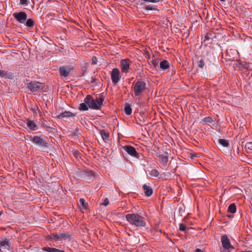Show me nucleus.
I'll return each instance as SVG.
<instances>
[{"mask_svg":"<svg viewBox=\"0 0 252 252\" xmlns=\"http://www.w3.org/2000/svg\"><path fill=\"white\" fill-rule=\"evenodd\" d=\"M54 248H50L47 247H43L41 248L42 251L47 252H54Z\"/></svg>","mask_w":252,"mask_h":252,"instance_id":"obj_31","label":"nucleus"},{"mask_svg":"<svg viewBox=\"0 0 252 252\" xmlns=\"http://www.w3.org/2000/svg\"><path fill=\"white\" fill-rule=\"evenodd\" d=\"M28 88L32 92H39L44 88V84L36 81H32L28 84Z\"/></svg>","mask_w":252,"mask_h":252,"instance_id":"obj_4","label":"nucleus"},{"mask_svg":"<svg viewBox=\"0 0 252 252\" xmlns=\"http://www.w3.org/2000/svg\"><path fill=\"white\" fill-rule=\"evenodd\" d=\"M47 122L45 120H44L43 122H42V125L44 127H46V128H50V127L48 126H47V125H46V123Z\"/></svg>","mask_w":252,"mask_h":252,"instance_id":"obj_42","label":"nucleus"},{"mask_svg":"<svg viewBox=\"0 0 252 252\" xmlns=\"http://www.w3.org/2000/svg\"><path fill=\"white\" fill-rule=\"evenodd\" d=\"M72 68L70 66H62L60 67V73L61 76L66 77L68 76Z\"/></svg>","mask_w":252,"mask_h":252,"instance_id":"obj_10","label":"nucleus"},{"mask_svg":"<svg viewBox=\"0 0 252 252\" xmlns=\"http://www.w3.org/2000/svg\"><path fill=\"white\" fill-rule=\"evenodd\" d=\"M160 0H139V1H142L144 2H152V3H158L160 1Z\"/></svg>","mask_w":252,"mask_h":252,"instance_id":"obj_34","label":"nucleus"},{"mask_svg":"<svg viewBox=\"0 0 252 252\" xmlns=\"http://www.w3.org/2000/svg\"><path fill=\"white\" fill-rule=\"evenodd\" d=\"M123 149L130 156L137 158L138 154L135 149L129 145H126L123 147Z\"/></svg>","mask_w":252,"mask_h":252,"instance_id":"obj_11","label":"nucleus"},{"mask_svg":"<svg viewBox=\"0 0 252 252\" xmlns=\"http://www.w3.org/2000/svg\"><path fill=\"white\" fill-rule=\"evenodd\" d=\"M0 76L11 79L12 78V74L10 73H7L4 70H0Z\"/></svg>","mask_w":252,"mask_h":252,"instance_id":"obj_21","label":"nucleus"},{"mask_svg":"<svg viewBox=\"0 0 252 252\" xmlns=\"http://www.w3.org/2000/svg\"><path fill=\"white\" fill-rule=\"evenodd\" d=\"M143 189L144 191L145 195L146 196L150 197L152 195L153 190L151 187L145 184L143 186Z\"/></svg>","mask_w":252,"mask_h":252,"instance_id":"obj_15","label":"nucleus"},{"mask_svg":"<svg viewBox=\"0 0 252 252\" xmlns=\"http://www.w3.org/2000/svg\"><path fill=\"white\" fill-rule=\"evenodd\" d=\"M126 219L130 224L137 227H145L146 225L145 218L136 213L127 214Z\"/></svg>","mask_w":252,"mask_h":252,"instance_id":"obj_1","label":"nucleus"},{"mask_svg":"<svg viewBox=\"0 0 252 252\" xmlns=\"http://www.w3.org/2000/svg\"><path fill=\"white\" fill-rule=\"evenodd\" d=\"M252 252V251H245V252Z\"/></svg>","mask_w":252,"mask_h":252,"instance_id":"obj_47","label":"nucleus"},{"mask_svg":"<svg viewBox=\"0 0 252 252\" xmlns=\"http://www.w3.org/2000/svg\"><path fill=\"white\" fill-rule=\"evenodd\" d=\"M210 34L207 33L204 37V41L209 40L211 39V37H210Z\"/></svg>","mask_w":252,"mask_h":252,"instance_id":"obj_39","label":"nucleus"},{"mask_svg":"<svg viewBox=\"0 0 252 252\" xmlns=\"http://www.w3.org/2000/svg\"><path fill=\"white\" fill-rule=\"evenodd\" d=\"M111 78L113 84H117L120 80V70L117 68H114L111 72Z\"/></svg>","mask_w":252,"mask_h":252,"instance_id":"obj_7","label":"nucleus"},{"mask_svg":"<svg viewBox=\"0 0 252 252\" xmlns=\"http://www.w3.org/2000/svg\"><path fill=\"white\" fill-rule=\"evenodd\" d=\"M103 101L104 98L103 96L94 99L91 95H88L84 99V102L88 104L89 107L94 110L100 109L103 104Z\"/></svg>","mask_w":252,"mask_h":252,"instance_id":"obj_2","label":"nucleus"},{"mask_svg":"<svg viewBox=\"0 0 252 252\" xmlns=\"http://www.w3.org/2000/svg\"><path fill=\"white\" fill-rule=\"evenodd\" d=\"M54 252H65L63 250H61L55 248Z\"/></svg>","mask_w":252,"mask_h":252,"instance_id":"obj_44","label":"nucleus"},{"mask_svg":"<svg viewBox=\"0 0 252 252\" xmlns=\"http://www.w3.org/2000/svg\"><path fill=\"white\" fill-rule=\"evenodd\" d=\"M100 134L104 142H107L109 141V133L106 132V130L104 129L101 130L100 131Z\"/></svg>","mask_w":252,"mask_h":252,"instance_id":"obj_17","label":"nucleus"},{"mask_svg":"<svg viewBox=\"0 0 252 252\" xmlns=\"http://www.w3.org/2000/svg\"><path fill=\"white\" fill-rule=\"evenodd\" d=\"M34 24V21L32 19H28L26 21V26L28 27L32 28L33 27Z\"/></svg>","mask_w":252,"mask_h":252,"instance_id":"obj_26","label":"nucleus"},{"mask_svg":"<svg viewBox=\"0 0 252 252\" xmlns=\"http://www.w3.org/2000/svg\"><path fill=\"white\" fill-rule=\"evenodd\" d=\"M46 239H47V240H48L50 241L52 240H55L56 241H58V233H51V234L47 236Z\"/></svg>","mask_w":252,"mask_h":252,"instance_id":"obj_20","label":"nucleus"},{"mask_svg":"<svg viewBox=\"0 0 252 252\" xmlns=\"http://www.w3.org/2000/svg\"><path fill=\"white\" fill-rule=\"evenodd\" d=\"M158 160L163 165H166L168 161V157L167 156H163L159 155L158 156Z\"/></svg>","mask_w":252,"mask_h":252,"instance_id":"obj_18","label":"nucleus"},{"mask_svg":"<svg viewBox=\"0 0 252 252\" xmlns=\"http://www.w3.org/2000/svg\"><path fill=\"white\" fill-rule=\"evenodd\" d=\"M2 214V212H0V216Z\"/></svg>","mask_w":252,"mask_h":252,"instance_id":"obj_48","label":"nucleus"},{"mask_svg":"<svg viewBox=\"0 0 252 252\" xmlns=\"http://www.w3.org/2000/svg\"><path fill=\"white\" fill-rule=\"evenodd\" d=\"M160 68L162 70H165L169 67V63L166 60H163L160 63Z\"/></svg>","mask_w":252,"mask_h":252,"instance_id":"obj_19","label":"nucleus"},{"mask_svg":"<svg viewBox=\"0 0 252 252\" xmlns=\"http://www.w3.org/2000/svg\"><path fill=\"white\" fill-rule=\"evenodd\" d=\"M221 1H224L225 0H220Z\"/></svg>","mask_w":252,"mask_h":252,"instance_id":"obj_49","label":"nucleus"},{"mask_svg":"<svg viewBox=\"0 0 252 252\" xmlns=\"http://www.w3.org/2000/svg\"><path fill=\"white\" fill-rule=\"evenodd\" d=\"M95 80H96V79L94 77H92L91 83H94L95 82Z\"/></svg>","mask_w":252,"mask_h":252,"instance_id":"obj_45","label":"nucleus"},{"mask_svg":"<svg viewBox=\"0 0 252 252\" xmlns=\"http://www.w3.org/2000/svg\"><path fill=\"white\" fill-rule=\"evenodd\" d=\"M245 148L249 151L248 152L252 153V142L247 143L245 145Z\"/></svg>","mask_w":252,"mask_h":252,"instance_id":"obj_29","label":"nucleus"},{"mask_svg":"<svg viewBox=\"0 0 252 252\" xmlns=\"http://www.w3.org/2000/svg\"><path fill=\"white\" fill-rule=\"evenodd\" d=\"M130 61L129 59H123L121 60V72L124 73H128L129 69Z\"/></svg>","mask_w":252,"mask_h":252,"instance_id":"obj_8","label":"nucleus"},{"mask_svg":"<svg viewBox=\"0 0 252 252\" xmlns=\"http://www.w3.org/2000/svg\"><path fill=\"white\" fill-rule=\"evenodd\" d=\"M20 3L24 6H27L30 3L29 0H20Z\"/></svg>","mask_w":252,"mask_h":252,"instance_id":"obj_33","label":"nucleus"},{"mask_svg":"<svg viewBox=\"0 0 252 252\" xmlns=\"http://www.w3.org/2000/svg\"><path fill=\"white\" fill-rule=\"evenodd\" d=\"M187 227L185 225L180 223L179 224V230L182 231H184L186 230Z\"/></svg>","mask_w":252,"mask_h":252,"instance_id":"obj_35","label":"nucleus"},{"mask_svg":"<svg viewBox=\"0 0 252 252\" xmlns=\"http://www.w3.org/2000/svg\"><path fill=\"white\" fill-rule=\"evenodd\" d=\"M10 246V242L7 238H4L2 240L0 241V252L2 249H8Z\"/></svg>","mask_w":252,"mask_h":252,"instance_id":"obj_14","label":"nucleus"},{"mask_svg":"<svg viewBox=\"0 0 252 252\" xmlns=\"http://www.w3.org/2000/svg\"><path fill=\"white\" fill-rule=\"evenodd\" d=\"M164 0H160V1H163Z\"/></svg>","mask_w":252,"mask_h":252,"instance_id":"obj_50","label":"nucleus"},{"mask_svg":"<svg viewBox=\"0 0 252 252\" xmlns=\"http://www.w3.org/2000/svg\"><path fill=\"white\" fill-rule=\"evenodd\" d=\"M195 252H203V251H202L200 249H196L195 251Z\"/></svg>","mask_w":252,"mask_h":252,"instance_id":"obj_46","label":"nucleus"},{"mask_svg":"<svg viewBox=\"0 0 252 252\" xmlns=\"http://www.w3.org/2000/svg\"><path fill=\"white\" fill-rule=\"evenodd\" d=\"M30 140L33 144L41 147L44 148H47L48 147V144L46 141L45 139L41 138L40 136H34L33 137H31Z\"/></svg>","mask_w":252,"mask_h":252,"instance_id":"obj_5","label":"nucleus"},{"mask_svg":"<svg viewBox=\"0 0 252 252\" xmlns=\"http://www.w3.org/2000/svg\"><path fill=\"white\" fill-rule=\"evenodd\" d=\"M150 175L153 177H157L159 175L158 171L156 169H153L150 173Z\"/></svg>","mask_w":252,"mask_h":252,"instance_id":"obj_27","label":"nucleus"},{"mask_svg":"<svg viewBox=\"0 0 252 252\" xmlns=\"http://www.w3.org/2000/svg\"><path fill=\"white\" fill-rule=\"evenodd\" d=\"M124 111L126 115H131L132 113V109L131 108V106L128 104L126 105L124 109Z\"/></svg>","mask_w":252,"mask_h":252,"instance_id":"obj_24","label":"nucleus"},{"mask_svg":"<svg viewBox=\"0 0 252 252\" xmlns=\"http://www.w3.org/2000/svg\"><path fill=\"white\" fill-rule=\"evenodd\" d=\"M218 142L224 147H227L229 145L228 140L224 139H219Z\"/></svg>","mask_w":252,"mask_h":252,"instance_id":"obj_22","label":"nucleus"},{"mask_svg":"<svg viewBox=\"0 0 252 252\" xmlns=\"http://www.w3.org/2000/svg\"><path fill=\"white\" fill-rule=\"evenodd\" d=\"M221 252H236V250L235 248H232L231 250L228 251H221Z\"/></svg>","mask_w":252,"mask_h":252,"instance_id":"obj_41","label":"nucleus"},{"mask_svg":"<svg viewBox=\"0 0 252 252\" xmlns=\"http://www.w3.org/2000/svg\"><path fill=\"white\" fill-rule=\"evenodd\" d=\"M79 202L81 203L82 207L84 209H87L88 206V203L86 202L84 198H80Z\"/></svg>","mask_w":252,"mask_h":252,"instance_id":"obj_28","label":"nucleus"},{"mask_svg":"<svg viewBox=\"0 0 252 252\" xmlns=\"http://www.w3.org/2000/svg\"><path fill=\"white\" fill-rule=\"evenodd\" d=\"M198 154L197 153H193V154H190V156H189V158H191V159H193L195 157H198L199 156H198Z\"/></svg>","mask_w":252,"mask_h":252,"instance_id":"obj_36","label":"nucleus"},{"mask_svg":"<svg viewBox=\"0 0 252 252\" xmlns=\"http://www.w3.org/2000/svg\"><path fill=\"white\" fill-rule=\"evenodd\" d=\"M132 89L134 95L136 97H139L146 89V83L142 80H138L133 84Z\"/></svg>","mask_w":252,"mask_h":252,"instance_id":"obj_3","label":"nucleus"},{"mask_svg":"<svg viewBox=\"0 0 252 252\" xmlns=\"http://www.w3.org/2000/svg\"><path fill=\"white\" fill-rule=\"evenodd\" d=\"M88 106H88V104L87 103H86L85 102H84L83 103H81L80 104L79 109L80 110H81V111H87L89 109Z\"/></svg>","mask_w":252,"mask_h":252,"instance_id":"obj_25","label":"nucleus"},{"mask_svg":"<svg viewBox=\"0 0 252 252\" xmlns=\"http://www.w3.org/2000/svg\"><path fill=\"white\" fill-rule=\"evenodd\" d=\"M71 235L69 232L58 233V240H65L70 238Z\"/></svg>","mask_w":252,"mask_h":252,"instance_id":"obj_16","label":"nucleus"},{"mask_svg":"<svg viewBox=\"0 0 252 252\" xmlns=\"http://www.w3.org/2000/svg\"><path fill=\"white\" fill-rule=\"evenodd\" d=\"M27 126L28 128L31 130H36L38 129V126L35 123L32 121L27 119Z\"/></svg>","mask_w":252,"mask_h":252,"instance_id":"obj_13","label":"nucleus"},{"mask_svg":"<svg viewBox=\"0 0 252 252\" xmlns=\"http://www.w3.org/2000/svg\"><path fill=\"white\" fill-rule=\"evenodd\" d=\"M152 63L154 67H156L158 66V61L156 60H153L152 61Z\"/></svg>","mask_w":252,"mask_h":252,"instance_id":"obj_37","label":"nucleus"},{"mask_svg":"<svg viewBox=\"0 0 252 252\" xmlns=\"http://www.w3.org/2000/svg\"><path fill=\"white\" fill-rule=\"evenodd\" d=\"M108 203H109V200H108V199L107 198H106L104 199V201H103V202L102 203V205L105 206H107L108 204Z\"/></svg>","mask_w":252,"mask_h":252,"instance_id":"obj_40","label":"nucleus"},{"mask_svg":"<svg viewBox=\"0 0 252 252\" xmlns=\"http://www.w3.org/2000/svg\"><path fill=\"white\" fill-rule=\"evenodd\" d=\"M221 242L223 248V251H228L234 248L231 245L230 242L226 235H223L221 238Z\"/></svg>","mask_w":252,"mask_h":252,"instance_id":"obj_6","label":"nucleus"},{"mask_svg":"<svg viewBox=\"0 0 252 252\" xmlns=\"http://www.w3.org/2000/svg\"><path fill=\"white\" fill-rule=\"evenodd\" d=\"M92 63L94 64H96L97 63V59L95 57H93L92 59Z\"/></svg>","mask_w":252,"mask_h":252,"instance_id":"obj_43","label":"nucleus"},{"mask_svg":"<svg viewBox=\"0 0 252 252\" xmlns=\"http://www.w3.org/2000/svg\"><path fill=\"white\" fill-rule=\"evenodd\" d=\"M197 65L200 68H203L205 66V63L203 59H201L198 62H197Z\"/></svg>","mask_w":252,"mask_h":252,"instance_id":"obj_30","label":"nucleus"},{"mask_svg":"<svg viewBox=\"0 0 252 252\" xmlns=\"http://www.w3.org/2000/svg\"><path fill=\"white\" fill-rule=\"evenodd\" d=\"M213 119L210 117H207L203 119V122L205 123H212L213 122Z\"/></svg>","mask_w":252,"mask_h":252,"instance_id":"obj_32","label":"nucleus"},{"mask_svg":"<svg viewBox=\"0 0 252 252\" xmlns=\"http://www.w3.org/2000/svg\"><path fill=\"white\" fill-rule=\"evenodd\" d=\"M13 15L16 20L21 24H24L27 19V14L23 11L14 13Z\"/></svg>","mask_w":252,"mask_h":252,"instance_id":"obj_9","label":"nucleus"},{"mask_svg":"<svg viewBox=\"0 0 252 252\" xmlns=\"http://www.w3.org/2000/svg\"><path fill=\"white\" fill-rule=\"evenodd\" d=\"M145 9L147 10H153L156 9V8H153L151 5H146L145 7Z\"/></svg>","mask_w":252,"mask_h":252,"instance_id":"obj_38","label":"nucleus"},{"mask_svg":"<svg viewBox=\"0 0 252 252\" xmlns=\"http://www.w3.org/2000/svg\"><path fill=\"white\" fill-rule=\"evenodd\" d=\"M75 115H76L75 114H73V113H72V112H71L70 111H65L64 112H63V113H61L60 114H59L57 116V117L58 119H60L65 120V119H67L68 117H74Z\"/></svg>","mask_w":252,"mask_h":252,"instance_id":"obj_12","label":"nucleus"},{"mask_svg":"<svg viewBox=\"0 0 252 252\" xmlns=\"http://www.w3.org/2000/svg\"><path fill=\"white\" fill-rule=\"evenodd\" d=\"M228 211L232 214L236 212V206L234 203L230 204L228 208Z\"/></svg>","mask_w":252,"mask_h":252,"instance_id":"obj_23","label":"nucleus"}]
</instances>
